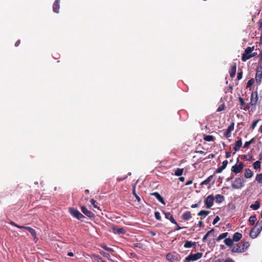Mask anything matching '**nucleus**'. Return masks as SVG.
<instances>
[{
  "mask_svg": "<svg viewBox=\"0 0 262 262\" xmlns=\"http://www.w3.org/2000/svg\"><path fill=\"white\" fill-rule=\"evenodd\" d=\"M165 214V217L167 220H169L172 223L174 224H177V222L174 220L172 214L170 212H163Z\"/></svg>",
  "mask_w": 262,
  "mask_h": 262,
  "instance_id": "15",
  "label": "nucleus"
},
{
  "mask_svg": "<svg viewBox=\"0 0 262 262\" xmlns=\"http://www.w3.org/2000/svg\"><path fill=\"white\" fill-rule=\"evenodd\" d=\"M179 180L183 182L185 181V178L183 177H181L179 178Z\"/></svg>",
  "mask_w": 262,
  "mask_h": 262,
  "instance_id": "63",
  "label": "nucleus"
},
{
  "mask_svg": "<svg viewBox=\"0 0 262 262\" xmlns=\"http://www.w3.org/2000/svg\"><path fill=\"white\" fill-rule=\"evenodd\" d=\"M233 241L230 238H226L224 240V243L228 247H232L233 245Z\"/></svg>",
  "mask_w": 262,
  "mask_h": 262,
  "instance_id": "26",
  "label": "nucleus"
},
{
  "mask_svg": "<svg viewBox=\"0 0 262 262\" xmlns=\"http://www.w3.org/2000/svg\"><path fill=\"white\" fill-rule=\"evenodd\" d=\"M231 251L233 253H243V251H242V245H241L240 243L236 244L233 247Z\"/></svg>",
  "mask_w": 262,
  "mask_h": 262,
  "instance_id": "13",
  "label": "nucleus"
},
{
  "mask_svg": "<svg viewBox=\"0 0 262 262\" xmlns=\"http://www.w3.org/2000/svg\"><path fill=\"white\" fill-rule=\"evenodd\" d=\"M258 222H257L255 227L250 231L249 235L252 238H256L262 230V221L260 222L261 226L259 227H258Z\"/></svg>",
  "mask_w": 262,
  "mask_h": 262,
  "instance_id": "2",
  "label": "nucleus"
},
{
  "mask_svg": "<svg viewBox=\"0 0 262 262\" xmlns=\"http://www.w3.org/2000/svg\"><path fill=\"white\" fill-rule=\"evenodd\" d=\"M155 218L158 221H160L161 220L160 213L158 211L155 212Z\"/></svg>",
  "mask_w": 262,
  "mask_h": 262,
  "instance_id": "44",
  "label": "nucleus"
},
{
  "mask_svg": "<svg viewBox=\"0 0 262 262\" xmlns=\"http://www.w3.org/2000/svg\"><path fill=\"white\" fill-rule=\"evenodd\" d=\"M242 237V234L239 232H235L233 235L232 239L233 242H238L241 240Z\"/></svg>",
  "mask_w": 262,
  "mask_h": 262,
  "instance_id": "24",
  "label": "nucleus"
},
{
  "mask_svg": "<svg viewBox=\"0 0 262 262\" xmlns=\"http://www.w3.org/2000/svg\"><path fill=\"white\" fill-rule=\"evenodd\" d=\"M250 207L254 210H257L260 207V203L258 201H256L254 204L250 205Z\"/></svg>",
  "mask_w": 262,
  "mask_h": 262,
  "instance_id": "28",
  "label": "nucleus"
},
{
  "mask_svg": "<svg viewBox=\"0 0 262 262\" xmlns=\"http://www.w3.org/2000/svg\"><path fill=\"white\" fill-rule=\"evenodd\" d=\"M208 236H209V235H208V233H206V234L204 236V237H203V239H202V241H203V242H205L206 241V240L207 239V237H208Z\"/></svg>",
  "mask_w": 262,
  "mask_h": 262,
  "instance_id": "55",
  "label": "nucleus"
},
{
  "mask_svg": "<svg viewBox=\"0 0 262 262\" xmlns=\"http://www.w3.org/2000/svg\"><path fill=\"white\" fill-rule=\"evenodd\" d=\"M182 217L185 221L190 220L192 217L190 211H187L184 212L182 215Z\"/></svg>",
  "mask_w": 262,
  "mask_h": 262,
  "instance_id": "23",
  "label": "nucleus"
},
{
  "mask_svg": "<svg viewBox=\"0 0 262 262\" xmlns=\"http://www.w3.org/2000/svg\"><path fill=\"white\" fill-rule=\"evenodd\" d=\"M253 176V172L249 168L245 170L244 177L246 179H250Z\"/></svg>",
  "mask_w": 262,
  "mask_h": 262,
  "instance_id": "20",
  "label": "nucleus"
},
{
  "mask_svg": "<svg viewBox=\"0 0 262 262\" xmlns=\"http://www.w3.org/2000/svg\"><path fill=\"white\" fill-rule=\"evenodd\" d=\"M252 158V156H250L249 158H248V156L247 155H244L243 156V158L242 159L244 160H245V161H249L250 160V159Z\"/></svg>",
  "mask_w": 262,
  "mask_h": 262,
  "instance_id": "48",
  "label": "nucleus"
},
{
  "mask_svg": "<svg viewBox=\"0 0 262 262\" xmlns=\"http://www.w3.org/2000/svg\"><path fill=\"white\" fill-rule=\"evenodd\" d=\"M209 213V211L207 210H201L198 213V216H203L204 217H205L206 216L208 215V214Z\"/></svg>",
  "mask_w": 262,
  "mask_h": 262,
  "instance_id": "34",
  "label": "nucleus"
},
{
  "mask_svg": "<svg viewBox=\"0 0 262 262\" xmlns=\"http://www.w3.org/2000/svg\"><path fill=\"white\" fill-rule=\"evenodd\" d=\"M260 57L259 59V61H260L261 62H262V50L260 52Z\"/></svg>",
  "mask_w": 262,
  "mask_h": 262,
  "instance_id": "64",
  "label": "nucleus"
},
{
  "mask_svg": "<svg viewBox=\"0 0 262 262\" xmlns=\"http://www.w3.org/2000/svg\"><path fill=\"white\" fill-rule=\"evenodd\" d=\"M127 176H126L124 178H117V181L120 182V181H122L125 180L127 178Z\"/></svg>",
  "mask_w": 262,
  "mask_h": 262,
  "instance_id": "54",
  "label": "nucleus"
},
{
  "mask_svg": "<svg viewBox=\"0 0 262 262\" xmlns=\"http://www.w3.org/2000/svg\"><path fill=\"white\" fill-rule=\"evenodd\" d=\"M250 145V144L249 143L248 141H246L245 143H244V145L243 146V148H247L249 145Z\"/></svg>",
  "mask_w": 262,
  "mask_h": 262,
  "instance_id": "52",
  "label": "nucleus"
},
{
  "mask_svg": "<svg viewBox=\"0 0 262 262\" xmlns=\"http://www.w3.org/2000/svg\"><path fill=\"white\" fill-rule=\"evenodd\" d=\"M113 232L116 234H124L126 233V230L123 228H120L118 226L113 227Z\"/></svg>",
  "mask_w": 262,
  "mask_h": 262,
  "instance_id": "14",
  "label": "nucleus"
},
{
  "mask_svg": "<svg viewBox=\"0 0 262 262\" xmlns=\"http://www.w3.org/2000/svg\"><path fill=\"white\" fill-rule=\"evenodd\" d=\"M225 109V105L222 104L217 109L216 111L219 112L223 111Z\"/></svg>",
  "mask_w": 262,
  "mask_h": 262,
  "instance_id": "47",
  "label": "nucleus"
},
{
  "mask_svg": "<svg viewBox=\"0 0 262 262\" xmlns=\"http://www.w3.org/2000/svg\"><path fill=\"white\" fill-rule=\"evenodd\" d=\"M238 101H239V102L240 103V105L241 106V109L243 110V108L245 107L244 106L246 104L244 100L241 97H239Z\"/></svg>",
  "mask_w": 262,
  "mask_h": 262,
  "instance_id": "38",
  "label": "nucleus"
},
{
  "mask_svg": "<svg viewBox=\"0 0 262 262\" xmlns=\"http://www.w3.org/2000/svg\"><path fill=\"white\" fill-rule=\"evenodd\" d=\"M99 253H100V254L101 255H102V256H103L104 257H106V258H107L108 259H110V255L108 253H106V252H104V251H100L99 252Z\"/></svg>",
  "mask_w": 262,
  "mask_h": 262,
  "instance_id": "41",
  "label": "nucleus"
},
{
  "mask_svg": "<svg viewBox=\"0 0 262 262\" xmlns=\"http://www.w3.org/2000/svg\"><path fill=\"white\" fill-rule=\"evenodd\" d=\"M213 262H224V259L219 258V259L214 260Z\"/></svg>",
  "mask_w": 262,
  "mask_h": 262,
  "instance_id": "58",
  "label": "nucleus"
},
{
  "mask_svg": "<svg viewBox=\"0 0 262 262\" xmlns=\"http://www.w3.org/2000/svg\"><path fill=\"white\" fill-rule=\"evenodd\" d=\"M198 207V204H194L191 205V207L192 208H196Z\"/></svg>",
  "mask_w": 262,
  "mask_h": 262,
  "instance_id": "62",
  "label": "nucleus"
},
{
  "mask_svg": "<svg viewBox=\"0 0 262 262\" xmlns=\"http://www.w3.org/2000/svg\"><path fill=\"white\" fill-rule=\"evenodd\" d=\"M9 224L12 226H14L19 229H23L24 228V227L23 226H19L17 224H16V223H15L14 222H12V221H11Z\"/></svg>",
  "mask_w": 262,
  "mask_h": 262,
  "instance_id": "43",
  "label": "nucleus"
},
{
  "mask_svg": "<svg viewBox=\"0 0 262 262\" xmlns=\"http://www.w3.org/2000/svg\"><path fill=\"white\" fill-rule=\"evenodd\" d=\"M227 164L228 161L224 160L222 163V165L216 169V171L214 172V174L221 173L224 169L226 168Z\"/></svg>",
  "mask_w": 262,
  "mask_h": 262,
  "instance_id": "16",
  "label": "nucleus"
},
{
  "mask_svg": "<svg viewBox=\"0 0 262 262\" xmlns=\"http://www.w3.org/2000/svg\"><path fill=\"white\" fill-rule=\"evenodd\" d=\"M231 156V153L230 152H226V158H228Z\"/></svg>",
  "mask_w": 262,
  "mask_h": 262,
  "instance_id": "59",
  "label": "nucleus"
},
{
  "mask_svg": "<svg viewBox=\"0 0 262 262\" xmlns=\"http://www.w3.org/2000/svg\"><path fill=\"white\" fill-rule=\"evenodd\" d=\"M81 210L83 213L90 218H93L95 216L94 214L92 211L88 210L86 207L84 206L81 207Z\"/></svg>",
  "mask_w": 262,
  "mask_h": 262,
  "instance_id": "12",
  "label": "nucleus"
},
{
  "mask_svg": "<svg viewBox=\"0 0 262 262\" xmlns=\"http://www.w3.org/2000/svg\"><path fill=\"white\" fill-rule=\"evenodd\" d=\"M23 229L28 230L32 236L34 237V239L36 238V232L34 229L29 226H24Z\"/></svg>",
  "mask_w": 262,
  "mask_h": 262,
  "instance_id": "19",
  "label": "nucleus"
},
{
  "mask_svg": "<svg viewBox=\"0 0 262 262\" xmlns=\"http://www.w3.org/2000/svg\"><path fill=\"white\" fill-rule=\"evenodd\" d=\"M250 246V244L248 242H243L242 243V251L243 252L247 250Z\"/></svg>",
  "mask_w": 262,
  "mask_h": 262,
  "instance_id": "29",
  "label": "nucleus"
},
{
  "mask_svg": "<svg viewBox=\"0 0 262 262\" xmlns=\"http://www.w3.org/2000/svg\"><path fill=\"white\" fill-rule=\"evenodd\" d=\"M228 235V232H225V233H223L222 234H221L216 238V242H220L221 239H223V238H226L227 237V236Z\"/></svg>",
  "mask_w": 262,
  "mask_h": 262,
  "instance_id": "30",
  "label": "nucleus"
},
{
  "mask_svg": "<svg viewBox=\"0 0 262 262\" xmlns=\"http://www.w3.org/2000/svg\"><path fill=\"white\" fill-rule=\"evenodd\" d=\"M192 183V180H189V181H188L185 183V185H186V186H188V185H191Z\"/></svg>",
  "mask_w": 262,
  "mask_h": 262,
  "instance_id": "56",
  "label": "nucleus"
},
{
  "mask_svg": "<svg viewBox=\"0 0 262 262\" xmlns=\"http://www.w3.org/2000/svg\"><path fill=\"white\" fill-rule=\"evenodd\" d=\"M258 24V30L262 33V18H261L259 20Z\"/></svg>",
  "mask_w": 262,
  "mask_h": 262,
  "instance_id": "46",
  "label": "nucleus"
},
{
  "mask_svg": "<svg viewBox=\"0 0 262 262\" xmlns=\"http://www.w3.org/2000/svg\"><path fill=\"white\" fill-rule=\"evenodd\" d=\"M166 259L168 260H169L170 261H172L173 260V256L172 254L169 253H168L166 256Z\"/></svg>",
  "mask_w": 262,
  "mask_h": 262,
  "instance_id": "40",
  "label": "nucleus"
},
{
  "mask_svg": "<svg viewBox=\"0 0 262 262\" xmlns=\"http://www.w3.org/2000/svg\"><path fill=\"white\" fill-rule=\"evenodd\" d=\"M204 140L206 141L210 142L214 141V138L212 135H204Z\"/></svg>",
  "mask_w": 262,
  "mask_h": 262,
  "instance_id": "33",
  "label": "nucleus"
},
{
  "mask_svg": "<svg viewBox=\"0 0 262 262\" xmlns=\"http://www.w3.org/2000/svg\"><path fill=\"white\" fill-rule=\"evenodd\" d=\"M214 199L215 200L216 203L220 204L224 201V196L223 195L218 194L215 195V196L214 197Z\"/></svg>",
  "mask_w": 262,
  "mask_h": 262,
  "instance_id": "25",
  "label": "nucleus"
},
{
  "mask_svg": "<svg viewBox=\"0 0 262 262\" xmlns=\"http://www.w3.org/2000/svg\"><path fill=\"white\" fill-rule=\"evenodd\" d=\"M100 247L103 248L104 250L107 251H108L110 252H114V250L111 248H109V247H107L104 244H101L100 245Z\"/></svg>",
  "mask_w": 262,
  "mask_h": 262,
  "instance_id": "36",
  "label": "nucleus"
},
{
  "mask_svg": "<svg viewBox=\"0 0 262 262\" xmlns=\"http://www.w3.org/2000/svg\"><path fill=\"white\" fill-rule=\"evenodd\" d=\"M255 181H256L258 183H262V173L257 174L255 177Z\"/></svg>",
  "mask_w": 262,
  "mask_h": 262,
  "instance_id": "37",
  "label": "nucleus"
},
{
  "mask_svg": "<svg viewBox=\"0 0 262 262\" xmlns=\"http://www.w3.org/2000/svg\"><path fill=\"white\" fill-rule=\"evenodd\" d=\"M244 180L243 178L239 177L236 178L235 180L232 182L231 187L233 189H241L244 186Z\"/></svg>",
  "mask_w": 262,
  "mask_h": 262,
  "instance_id": "3",
  "label": "nucleus"
},
{
  "mask_svg": "<svg viewBox=\"0 0 262 262\" xmlns=\"http://www.w3.org/2000/svg\"><path fill=\"white\" fill-rule=\"evenodd\" d=\"M256 216L255 215H253L250 216L248 222L249 223V225L251 226H253L254 225L256 221Z\"/></svg>",
  "mask_w": 262,
  "mask_h": 262,
  "instance_id": "27",
  "label": "nucleus"
},
{
  "mask_svg": "<svg viewBox=\"0 0 262 262\" xmlns=\"http://www.w3.org/2000/svg\"><path fill=\"white\" fill-rule=\"evenodd\" d=\"M196 246V242H191L189 241H186L184 245V247L185 248H190L191 247H195Z\"/></svg>",
  "mask_w": 262,
  "mask_h": 262,
  "instance_id": "21",
  "label": "nucleus"
},
{
  "mask_svg": "<svg viewBox=\"0 0 262 262\" xmlns=\"http://www.w3.org/2000/svg\"><path fill=\"white\" fill-rule=\"evenodd\" d=\"M236 71V62H232L230 64L229 74L231 78L235 76Z\"/></svg>",
  "mask_w": 262,
  "mask_h": 262,
  "instance_id": "11",
  "label": "nucleus"
},
{
  "mask_svg": "<svg viewBox=\"0 0 262 262\" xmlns=\"http://www.w3.org/2000/svg\"><path fill=\"white\" fill-rule=\"evenodd\" d=\"M203 256V253L201 252H198L195 254L190 253L188 256L185 259V262H190L191 261H195L200 259Z\"/></svg>",
  "mask_w": 262,
  "mask_h": 262,
  "instance_id": "5",
  "label": "nucleus"
},
{
  "mask_svg": "<svg viewBox=\"0 0 262 262\" xmlns=\"http://www.w3.org/2000/svg\"><path fill=\"white\" fill-rule=\"evenodd\" d=\"M258 96L257 91H253L251 93L250 96V101L247 103L243 108L245 111H249L251 110L252 111L256 109V104L258 103L259 105L261 104L262 106V99L261 98L259 102Z\"/></svg>",
  "mask_w": 262,
  "mask_h": 262,
  "instance_id": "1",
  "label": "nucleus"
},
{
  "mask_svg": "<svg viewBox=\"0 0 262 262\" xmlns=\"http://www.w3.org/2000/svg\"><path fill=\"white\" fill-rule=\"evenodd\" d=\"M176 225L177 228L175 229V230H179L183 228L182 227H181L177 223V224H175Z\"/></svg>",
  "mask_w": 262,
  "mask_h": 262,
  "instance_id": "57",
  "label": "nucleus"
},
{
  "mask_svg": "<svg viewBox=\"0 0 262 262\" xmlns=\"http://www.w3.org/2000/svg\"><path fill=\"white\" fill-rule=\"evenodd\" d=\"M262 79V66L257 67L256 70L255 80L258 84H260Z\"/></svg>",
  "mask_w": 262,
  "mask_h": 262,
  "instance_id": "7",
  "label": "nucleus"
},
{
  "mask_svg": "<svg viewBox=\"0 0 262 262\" xmlns=\"http://www.w3.org/2000/svg\"><path fill=\"white\" fill-rule=\"evenodd\" d=\"M133 193L134 195L135 196V198H136V200H137V201H138V202H140V201H141V199H140V198L139 197V196H138V195L137 194V193H136L135 188L133 189Z\"/></svg>",
  "mask_w": 262,
  "mask_h": 262,
  "instance_id": "45",
  "label": "nucleus"
},
{
  "mask_svg": "<svg viewBox=\"0 0 262 262\" xmlns=\"http://www.w3.org/2000/svg\"><path fill=\"white\" fill-rule=\"evenodd\" d=\"M220 220V217L219 216H216L215 217V219H214L212 224L213 225H215L216 223H217V222H218Z\"/></svg>",
  "mask_w": 262,
  "mask_h": 262,
  "instance_id": "49",
  "label": "nucleus"
},
{
  "mask_svg": "<svg viewBox=\"0 0 262 262\" xmlns=\"http://www.w3.org/2000/svg\"><path fill=\"white\" fill-rule=\"evenodd\" d=\"M253 166L254 169H259L260 168V162L259 161H256L253 163Z\"/></svg>",
  "mask_w": 262,
  "mask_h": 262,
  "instance_id": "35",
  "label": "nucleus"
},
{
  "mask_svg": "<svg viewBox=\"0 0 262 262\" xmlns=\"http://www.w3.org/2000/svg\"><path fill=\"white\" fill-rule=\"evenodd\" d=\"M254 46L247 47L245 49L244 53L242 54V60L245 62L250 59L251 58L250 54H251V52L254 50Z\"/></svg>",
  "mask_w": 262,
  "mask_h": 262,
  "instance_id": "4",
  "label": "nucleus"
},
{
  "mask_svg": "<svg viewBox=\"0 0 262 262\" xmlns=\"http://www.w3.org/2000/svg\"><path fill=\"white\" fill-rule=\"evenodd\" d=\"M234 127V123L232 122L228 127L227 129L225 131L224 136L227 138H229L231 136V132L233 130Z\"/></svg>",
  "mask_w": 262,
  "mask_h": 262,
  "instance_id": "10",
  "label": "nucleus"
},
{
  "mask_svg": "<svg viewBox=\"0 0 262 262\" xmlns=\"http://www.w3.org/2000/svg\"><path fill=\"white\" fill-rule=\"evenodd\" d=\"M260 119H257L255 121H254L251 126V128L252 129H254L255 127H256L257 123L259 121Z\"/></svg>",
  "mask_w": 262,
  "mask_h": 262,
  "instance_id": "42",
  "label": "nucleus"
},
{
  "mask_svg": "<svg viewBox=\"0 0 262 262\" xmlns=\"http://www.w3.org/2000/svg\"><path fill=\"white\" fill-rule=\"evenodd\" d=\"M60 1V0H56L53 5V11L56 13H58L59 12Z\"/></svg>",
  "mask_w": 262,
  "mask_h": 262,
  "instance_id": "18",
  "label": "nucleus"
},
{
  "mask_svg": "<svg viewBox=\"0 0 262 262\" xmlns=\"http://www.w3.org/2000/svg\"><path fill=\"white\" fill-rule=\"evenodd\" d=\"M213 177V175L210 176L209 177H208L206 180L202 182L201 183V185H207L208 184L211 180L212 179Z\"/></svg>",
  "mask_w": 262,
  "mask_h": 262,
  "instance_id": "32",
  "label": "nucleus"
},
{
  "mask_svg": "<svg viewBox=\"0 0 262 262\" xmlns=\"http://www.w3.org/2000/svg\"><path fill=\"white\" fill-rule=\"evenodd\" d=\"M151 195L155 196L156 198L162 204L164 205L165 204L163 198L158 192H152L151 193Z\"/></svg>",
  "mask_w": 262,
  "mask_h": 262,
  "instance_id": "17",
  "label": "nucleus"
},
{
  "mask_svg": "<svg viewBox=\"0 0 262 262\" xmlns=\"http://www.w3.org/2000/svg\"><path fill=\"white\" fill-rule=\"evenodd\" d=\"M254 82V79L251 78V79L248 80L246 87L248 88H250V87L252 86V85L253 84Z\"/></svg>",
  "mask_w": 262,
  "mask_h": 262,
  "instance_id": "39",
  "label": "nucleus"
},
{
  "mask_svg": "<svg viewBox=\"0 0 262 262\" xmlns=\"http://www.w3.org/2000/svg\"><path fill=\"white\" fill-rule=\"evenodd\" d=\"M184 172V168H177L174 171V175L177 177H180L183 174Z\"/></svg>",
  "mask_w": 262,
  "mask_h": 262,
  "instance_id": "31",
  "label": "nucleus"
},
{
  "mask_svg": "<svg viewBox=\"0 0 262 262\" xmlns=\"http://www.w3.org/2000/svg\"><path fill=\"white\" fill-rule=\"evenodd\" d=\"M243 76V73L242 72H238L237 76V79L238 80H240L242 79Z\"/></svg>",
  "mask_w": 262,
  "mask_h": 262,
  "instance_id": "50",
  "label": "nucleus"
},
{
  "mask_svg": "<svg viewBox=\"0 0 262 262\" xmlns=\"http://www.w3.org/2000/svg\"><path fill=\"white\" fill-rule=\"evenodd\" d=\"M195 152L199 153V154H203V155H205L206 154V152H204L203 150H198V151H196Z\"/></svg>",
  "mask_w": 262,
  "mask_h": 262,
  "instance_id": "60",
  "label": "nucleus"
},
{
  "mask_svg": "<svg viewBox=\"0 0 262 262\" xmlns=\"http://www.w3.org/2000/svg\"><path fill=\"white\" fill-rule=\"evenodd\" d=\"M20 43V40H18L15 43V47H18L19 44Z\"/></svg>",
  "mask_w": 262,
  "mask_h": 262,
  "instance_id": "61",
  "label": "nucleus"
},
{
  "mask_svg": "<svg viewBox=\"0 0 262 262\" xmlns=\"http://www.w3.org/2000/svg\"><path fill=\"white\" fill-rule=\"evenodd\" d=\"M214 197L212 195H208L205 200V204L207 208H210L213 205Z\"/></svg>",
  "mask_w": 262,
  "mask_h": 262,
  "instance_id": "9",
  "label": "nucleus"
},
{
  "mask_svg": "<svg viewBox=\"0 0 262 262\" xmlns=\"http://www.w3.org/2000/svg\"><path fill=\"white\" fill-rule=\"evenodd\" d=\"M90 202L93 205V207L94 208H97V205L95 204V203L96 202L95 200H94V199H91L90 201Z\"/></svg>",
  "mask_w": 262,
  "mask_h": 262,
  "instance_id": "51",
  "label": "nucleus"
},
{
  "mask_svg": "<svg viewBox=\"0 0 262 262\" xmlns=\"http://www.w3.org/2000/svg\"><path fill=\"white\" fill-rule=\"evenodd\" d=\"M242 139L241 138H239L237 141H236L235 142V146L234 147V154L238 151L241 147L242 146Z\"/></svg>",
  "mask_w": 262,
  "mask_h": 262,
  "instance_id": "22",
  "label": "nucleus"
},
{
  "mask_svg": "<svg viewBox=\"0 0 262 262\" xmlns=\"http://www.w3.org/2000/svg\"><path fill=\"white\" fill-rule=\"evenodd\" d=\"M69 211L72 216L76 217L78 220L83 221V219L85 218L82 214L76 209L70 208Z\"/></svg>",
  "mask_w": 262,
  "mask_h": 262,
  "instance_id": "6",
  "label": "nucleus"
},
{
  "mask_svg": "<svg viewBox=\"0 0 262 262\" xmlns=\"http://www.w3.org/2000/svg\"><path fill=\"white\" fill-rule=\"evenodd\" d=\"M244 167V164L243 163L241 162L238 164H235L231 167V171L236 174L239 173Z\"/></svg>",
  "mask_w": 262,
  "mask_h": 262,
  "instance_id": "8",
  "label": "nucleus"
},
{
  "mask_svg": "<svg viewBox=\"0 0 262 262\" xmlns=\"http://www.w3.org/2000/svg\"><path fill=\"white\" fill-rule=\"evenodd\" d=\"M224 262H234V261L232 258H227L224 260Z\"/></svg>",
  "mask_w": 262,
  "mask_h": 262,
  "instance_id": "53",
  "label": "nucleus"
}]
</instances>
